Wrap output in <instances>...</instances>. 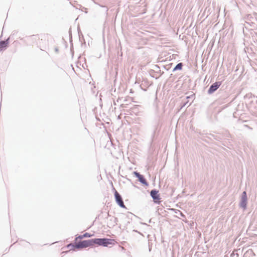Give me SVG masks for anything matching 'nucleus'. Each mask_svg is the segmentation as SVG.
Instances as JSON below:
<instances>
[{
  "mask_svg": "<svg viewBox=\"0 0 257 257\" xmlns=\"http://www.w3.org/2000/svg\"><path fill=\"white\" fill-rule=\"evenodd\" d=\"M93 246L92 239L83 240L78 242L76 244L70 243L68 245V247H72L73 249L75 248H86L89 246Z\"/></svg>",
  "mask_w": 257,
  "mask_h": 257,
  "instance_id": "1",
  "label": "nucleus"
},
{
  "mask_svg": "<svg viewBox=\"0 0 257 257\" xmlns=\"http://www.w3.org/2000/svg\"><path fill=\"white\" fill-rule=\"evenodd\" d=\"M92 245L97 244L99 245H102L104 246H107L108 245H112L114 244V240L108 238H94L92 239Z\"/></svg>",
  "mask_w": 257,
  "mask_h": 257,
  "instance_id": "2",
  "label": "nucleus"
},
{
  "mask_svg": "<svg viewBox=\"0 0 257 257\" xmlns=\"http://www.w3.org/2000/svg\"><path fill=\"white\" fill-rule=\"evenodd\" d=\"M114 196H115V200H116L117 203L121 207L125 208V206L124 205V204L123 203V201L122 200V199L121 196L116 190L115 191V192H114Z\"/></svg>",
  "mask_w": 257,
  "mask_h": 257,
  "instance_id": "3",
  "label": "nucleus"
},
{
  "mask_svg": "<svg viewBox=\"0 0 257 257\" xmlns=\"http://www.w3.org/2000/svg\"><path fill=\"white\" fill-rule=\"evenodd\" d=\"M151 196L153 198L154 202L157 203H160V196L159 194H158V191L156 190H152L151 191Z\"/></svg>",
  "mask_w": 257,
  "mask_h": 257,
  "instance_id": "4",
  "label": "nucleus"
},
{
  "mask_svg": "<svg viewBox=\"0 0 257 257\" xmlns=\"http://www.w3.org/2000/svg\"><path fill=\"white\" fill-rule=\"evenodd\" d=\"M221 82H216L214 83L209 88L208 92L209 94L213 93L216 89H217L219 86L221 85Z\"/></svg>",
  "mask_w": 257,
  "mask_h": 257,
  "instance_id": "5",
  "label": "nucleus"
},
{
  "mask_svg": "<svg viewBox=\"0 0 257 257\" xmlns=\"http://www.w3.org/2000/svg\"><path fill=\"white\" fill-rule=\"evenodd\" d=\"M135 175L139 179V180L143 184L148 185V183L144 176L137 172H134Z\"/></svg>",
  "mask_w": 257,
  "mask_h": 257,
  "instance_id": "6",
  "label": "nucleus"
},
{
  "mask_svg": "<svg viewBox=\"0 0 257 257\" xmlns=\"http://www.w3.org/2000/svg\"><path fill=\"white\" fill-rule=\"evenodd\" d=\"M8 44V40L5 41H2L0 42V51L2 50L3 48H5L7 47Z\"/></svg>",
  "mask_w": 257,
  "mask_h": 257,
  "instance_id": "7",
  "label": "nucleus"
},
{
  "mask_svg": "<svg viewBox=\"0 0 257 257\" xmlns=\"http://www.w3.org/2000/svg\"><path fill=\"white\" fill-rule=\"evenodd\" d=\"M243 196L242 197L243 201H242L241 205L243 207H245V201H246V192L245 191H244L243 193Z\"/></svg>",
  "mask_w": 257,
  "mask_h": 257,
  "instance_id": "8",
  "label": "nucleus"
},
{
  "mask_svg": "<svg viewBox=\"0 0 257 257\" xmlns=\"http://www.w3.org/2000/svg\"><path fill=\"white\" fill-rule=\"evenodd\" d=\"M93 236V234H91L90 233H89L88 232H86L84 234H83V236L84 237H90Z\"/></svg>",
  "mask_w": 257,
  "mask_h": 257,
  "instance_id": "9",
  "label": "nucleus"
},
{
  "mask_svg": "<svg viewBox=\"0 0 257 257\" xmlns=\"http://www.w3.org/2000/svg\"><path fill=\"white\" fill-rule=\"evenodd\" d=\"M182 67V64L181 63L178 64L175 68V69H181Z\"/></svg>",
  "mask_w": 257,
  "mask_h": 257,
  "instance_id": "10",
  "label": "nucleus"
},
{
  "mask_svg": "<svg viewBox=\"0 0 257 257\" xmlns=\"http://www.w3.org/2000/svg\"><path fill=\"white\" fill-rule=\"evenodd\" d=\"M84 238L83 236V235H79L78 236V237H76L75 238V241H77L78 240V239H82Z\"/></svg>",
  "mask_w": 257,
  "mask_h": 257,
  "instance_id": "11",
  "label": "nucleus"
}]
</instances>
